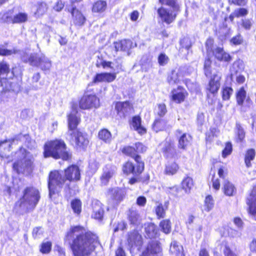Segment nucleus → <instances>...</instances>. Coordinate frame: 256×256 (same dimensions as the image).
Segmentation results:
<instances>
[{
	"label": "nucleus",
	"instance_id": "obj_28",
	"mask_svg": "<svg viewBox=\"0 0 256 256\" xmlns=\"http://www.w3.org/2000/svg\"><path fill=\"white\" fill-rule=\"evenodd\" d=\"M167 127V121L162 118L156 119L152 124V129L156 132L164 130Z\"/></svg>",
	"mask_w": 256,
	"mask_h": 256
},
{
	"label": "nucleus",
	"instance_id": "obj_50",
	"mask_svg": "<svg viewBox=\"0 0 256 256\" xmlns=\"http://www.w3.org/2000/svg\"><path fill=\"white\" fill-rule=\"evenodd\" d=\"M233 90L232 88L226 87L224 88L222 91V98L224 100H228L230 98L232 94Z\"/></svg>",
	"mask_w": 256,
	"mask_h": 256
},
{
	"label": "nucleus",
	"instance_id": "obj_4",
	"mask_svg": "<svg viewBox=\"0 0 256 256\" xmlns=\"http://www.w3.org/2000/svg\"><path fill=\"white\" fill-rule=\"evenodd\" d=\"M40 198L39 192L34 188H26L24 193V196L18 201L16 206L22 209L34 208Z\"/></svg>",
	"mask_w": 256,
	"mask_h": 256
},
{
	"label": "nucleus",
	"instance_id": "obj_17",
	"mask_svg": "<svg viewBox=\"0 0 256 256\" xmlns=\"http://www.w3.org/2000/svg\"><path fill=\"white\" fill-rule=\"evenodd\" d=\"M188 93L186 90L182 87L178 86L177 88L174 89L171 92V100L176 104H180L184 102Z\"/></svg>",
	"mask_w": 256,
	"mask_h": 256
},
{
	"label": "nucleus",
	"instance_id": "obj_5",
	"mask_svg": "<svg viewBox=\"0 0 256 256\" xmlns=\"http://www.w3.org/2000/svg\"><path fill=\"white\" fill-rule=\"evenodd\" d=\"M22 58L24 62H28L32 66L39 68L45 72H49L52 66L50 60L44 54H32L28 56L24 54Z\"/></svg>",
	"mask_w": 256,
	"mask_h": 256
},
{
	"label": "nucleus",
	"instance_id": "obj_35",
	"mask_svg": "<svg viewBox=\"0 0 256 256\" xmlns=\"http://www.w3.org/2000/svg\"><path fill=\"white\" fill-rule=\"evenodd\" d=\"M256 156V152L254 150L250 148L248 150L245 154L244 162L246 167L250 168L252 166L251 162H252Z\"/></svg>",
	"mask_w": 256,
	"mask_h": 256
},
{
	"label": "nucleus",
	"instance_id": "obj_14",
	"mask_svg": "<svg viewBox=\"0 0 256 256\" xmlns=\"http://www.w3.org/2000/svg\"><path fill=\"white\" fill-rule=\"evenodd\" d=\"M68 130L66 134H70V132H74L78 130L77 126L80 121V116L76 110H72L68 116Z\"/></svg>",
	"mask_w": 256,
	"mask_h": 256
},
{
	"label": "nucleus",
	"instance_id": "obj_42",
	"mask_svg": "<svg viewBox=\"0 0 256 256\" xmlns=\"http://www.w3.org/2000/svg\"><path fill=\"white\" fill-rule=\"evenodd\" d=\"M160 226L165 234H169L171 230L170 222L169 220H163L160 222Z\"/></svg>",
	"mask_w": 256,
	"mask_h": 256
},
{
	"label": "nucleus",
	"instance_id": "obj_15",
	"mask_svg": "<svg viewBox=\"0 0 256 256\" xmlns=\"http://www.w3.org/2000/svg\"><path fill=\"white\" fill-rule=\"evenodd\" d=\"M108 196L110 200L111 201L114 206L118 205L122 200L124 193V191L119 188H114L109 190Z\"/></svg>",
	"mask_w": 256,
	"mask_h": 256
},
{
	"label": "nucleus",
	"instance_id": "obj_46",
	"mask_svg": "<svg viewBox=\"0 0 256 256\" xmlns=\"http://www.w3.org/2000/svg\"><path fill=\"white\" fill-rule=\"evenodd\" d=\"M232 144L230 142H227L226 144L225 148L222 152V156L226 158L228 156L230 155L232 152Z\"/></svg>",
	"mask_w": 256,
	"mask_h": 256
},
{
	"label": "nucleus",
	"instance_id": "obj_26",
	"mask_svg": "<svg viewBox=\"0 0 256 256\" xmlns=\"http://www.w3.org/2000/svg\"><path fill=\"white\" fill-rule=\"evenodd\" d=\"M183 78V74L179 69L172 70L168 78V81L170 84L178 83Z\"/></svg>",
	"mask_w": 256,
	"mask_h": 256
},
{
	"label": "nucleus",
	"instance_id": "obj_19",
	"mask_svg": "<svg viewBox=\"0 0 256 256\" xmlns=\"http://www.w3.org/2000/svg\"><path fill=\"white\" fill-rule=\"evenodd\" d=\"M128 242L131 248H136L138 250L140 249L142 244V236L135 231L128 234Z\"/></svg>",
	"mask_w": 256,
	"mask_h": 256
},
{
	"label": "nucleus",
	"instance_id": "obj_3",
	"mask_svg": "<svg viewBox=\"0 0 256 256\" xmlns=\"http://www.w3.org/2000/svg\"><path fill=\"white\" fill-rule=\"evenodd\" d=\"M16 157L20 159V161L14 162L13 168L17 173H29L32 170L33 157L26 152L24 148H21L16 153Z\"/></svg>",
	"mask_w": 256,
	"mask_h": 256
},
{
	"label": "nucleus",
	"instance_id": "obj_6",
	"mask_svg": "<svg viewBox=\"0 0 256 256\" xmlns=\"http://www.w3.org/2000/svg\"><path fill=\"white\" fill-rule=\"evenodd\" d=\"M66 138L78 148H85L89 142L86 135L78 130L66 134Z\"/></svg>",
	"mask_w": 256,
	"mask_h": 256
},
{
	"label": "nucleus",
	"instance_id": "obj_44",
	"mask_svg": "<svg viewBox=\"0 0 256 256\" xmlns=\"http://www.w3.org/2000/svg\"><path fill=\"white\" fill-rule=\"evenodd\" d=\"M236 130L239 140L242 142L245 138V132L240 124H236Z\"/></svg>",
	"mask_w": 256,
	"mask_h": 256
},
{
	"label": "nucleus",
	"instance_id": "obj_38",
	"mask_svg": "<svg viewBox=\"0 0 256 256\" xmlns=\"http://www.w3.org/2000/svg\"><path fill=\"white\" fill-rule=\"evenodd\" d=\"M178 170V166L176 162H172L166 165L165 172L169 175L175 174Z\"/></svg>",
	"mask_w": 256,
	"mask_h": 256
},
{
	"label": "nucleus",
	"instance_id": "obj_31",
	"mask_svg": "<svg viewBox=\"0 0 256 256\" xmlns=\"http://www.w3.org/2000/svg\"><path fill=\"white\" fill-rule=\"evenodd\" d=\"M182 188L186 194H189L194 186V181L192 178H184L181 183Z\"/></svg>",
	"mask_w": 256,
	"mask_h": 256
},
{
	"label": "nucleus",
	"instance_id": "obj_51",
	"mask_svg": "<svg viewBox=\"0 0 256 256\" xmlns=\"http://www.w3.org/2000/svg\"><path fill=\"white\" fill-rule=\"evenodd\" d=\"M103 214V210L100 208H98V209L94 210L92 216L95 219L100 220L102 217Z\"/></svg>",
	"mask_w": 256,
	"mask_h": 256
},
{
	"label": "nucleus",
	"instance_id": "obj_47",
	"mask_svg": "<svg viewBox=\"0 0 256 256\" xmlns=\"http://www.w3.org/2000/svg\"><path fill=\"white\" fill-rule=\"evenodd\" d=\"M123 152L125 154L130 156L134 158L135 160V156H138L136 154V148L132 146H126L124 148Z\"/></svg>",
	"mask_w": 256,
	"mask_h": 256
},
{
	"label": "nucleus",
	"instance_id": "obj_53",
	"mask_svg": "<svg viewBox=\"0 0 256 256\" xmlns=\"http://www.w3.org/2000/svg\"><path fill=\"white\" fill-rule=\"evenodd\" d=\"M17 52L18 51L16 50H9L0 47V56H8L12 55L13 54H16Z\"/></svg>",
	"mask_w": 256,
	"mask_h": 256
},
{
	"label": "nucleus",
	"instance_id": "obj_62",
	"mask_svg": "<svg viewBox=\"0 0 256 256\" xmlns=\"http://www.w3.org/2000/svg\"><path fill=\"white\" fill-rule=\"evenodd\" d=\"M237 16H244L248 14L246 9L244 8H240L236 10Z\"/></svg>",
	"mask_w": 256,
	"mask_h": 256
},
{
	"label": "nucleus",
	"instance_id": "obj_30",
	"mask_svg": "<svg viewBox=\"0 0 256 256\" xmlns=\"http://www.w3.org/2000/svg\"><path fill=\"white\" fill-rule=\"evenodd\" d=\"M128 218L131 224L138 225L141 222V218L136 210L130 209L128 214Z\"/></svg>",
	"mask_w": 256,
	"mask_h": 256
},
{
	"label": "nucleus",
	"instance_id": "obj_24",
	"mask_svg": "<svg viewBox=\"0 0 256 256\" xmlns=\"http://www.w3.org/2000/svg\"><path fill=\"white\" fill-rule=\"evenodd\" d=\"M116 78V74L114 73L104 72L97 74L93 80V82H110Z\"/></svg>",
	"mask_w": 256,
	"mask_h": 256
},
{
	"label": "nucleus",
	"instance_id": "obj_12",
	"mask_svg": "<svg viewBox=\"0 0 256 256\" xmlns=\"http://www.w3.org/2000/svg\"><path fill=\"white\" fill-rule=\"evenodd\" d=\"M116 172V168L112 165L108 164L104 166L100 177L101 186L108 184L110 180L113 178Z\"/></svg>",
	"mask_w": 256,
	"mask_h": 256
},
{
	"label": "nucleus",
	"instance_id": "obj_57",
	"mask_svg": "<svg viewBox=\"0 0 256 256\" xmlns=\"http://www.w3.org/2000/svg\"><path fill=\"white\" fill-rule=\"evenodd\" d=\"M230 42L234 45H238L242 43V38L240 36L238 35L231 39Z\"/></svg>",
	"mask_w": 256,
	"mask_h": 256
},
{
	"label": "nucleus",
	"instance_id": "obj_23",
	"mask_svg": "<svg viewBox=\"0 0 256 256\" xmlns=\"http://www.w3.org/2000/svg\"><path fill=\"white\" fill-rule=\"evenodd\" d=\"M18 139L17 138L12 140L0 141V156L2 158L6 157V152L10 151V148L13 144H18Z\"/></svg>",
	"mask_w": 256,
	"mask_h": 256
},
{
	"label": "nucleus",
	"instance_id": "obj_13",
	"mask_svg": "<svg viewBox=\"0 0 256 256\" xmlns=\"http://www.w3.org/2000/svg\"><path fill=\"white\" fill-rule=\"evenodd\" d=\"M141 256H162V248L158 242L152 241L143 251Z\"/></svg>",
	"mask_w": 256,
	"mask_h": 256
},
{
	"label": "nucleus",
	"instance_id": "obj_60",
	"mask_svg": "<svg viewBox=\"0 0 256 256\" xmlns=\"http://www.w3.org/2000/svg\"><path fill=\"white\" fill-rule=\"evenodd\" d=\"M146 202V199L144 196H140L137 198L136 204L140 206H144Z\"/></svg>",
	"mask_w": 256,
	"mask_h": 256
},
{
	"label": "nucleus",
	"instance_id": "obj_18",
	"mask_svg": "<svg viewBox=\"0 0 256 256\" xmlns=\"http://www.w3.org/2000/svg\"><path fill=\"white\" fill-rule=\"evenodd\" d=\"M66 179L69 181L78 180L80 179V174L78 167L72 165L68 168L64 172Z\"/></svg>",
	"mask_w": 256,
	"mask_h": 256
},
{
	"label": "nucleus",
	"instance_id": "obj_22",
	"mask_svg": "<svg viewBox=\"0 0 256 256\" xmlns=\"http://www.w3.org/2000/svg\"><path fill=\"white\" fill-rule=\"evenodd\" d=\"M213 54L215 58L220 62H228L232 60V56L225 52L222 47H216L213 50Z\"/></svg>",
	"mask_w": 256,
	"mask_h": 256
},
{
	"label": "nucleus",
	"instance_id": "obj_1",
	"mask_svg": "<svg viewBox=\"0 0 256 256\" xmlns=\"http://www.w3.org/2000/svg\"><path fill=\"white\" fill-rule=\"evenodd\" d=\"M65 240L68 242L74 256H90L98 244L96 234L80 226H72Z\"/></svg>",
	"mask_w": 256,
	"mask_h": 256
},
{
	"label": "nucleus",
	"instance_id": "obj_27",
	"mask_svg": "<svg viewBox=\"0 0 256 256\" xmlns=\"http://www.w3.org/2000/svg\"><path fill=\"white\" fill-rule=\"evenodd\" d=\"M170 252L172 256H184L182 246L176 241L172 242Z\"/></svg>",
	"mask_w": 256,
	"mask_h": 256
},
{
	"label": "nucleus",
	"instance_id": "obj_7",
	"mask_svg": "<svg viewBox=\"0 0 256 256\" xmlns=\"http://www.w3.org/2000/svg\"><path fill=\"white\" fill-rule=\"evenodd\" d=\"M162 4L168 6L170 10H168L163 6L158 10L159 16H176L180 11V6L178 0H159Z\"/></svg>",
	"mask_w": 256,
	"mask_h": 256
},
{
	"label": "nucleus",
	"instance_id": "obj_43",
	"mask_svg": "<svg viewBox=\"0 0 256 256\" xmlns=\"http://www.w3.org/2000/svg\"><path fill=\"white\" fill-rule=\"evenodd\" d=\"M246 96V92L243 88H242L238 91L236 94L237 102L239 105L243 104Z\"/></svg>",
	"mask_w": 256,
	"mask_h": 256
},
{
	"label": "nucleus",
	"instance_id": "obj_36",
	"mask_svg": "<svg viewBox=\"0 0 256 256\" xmlns=\"http://www.w3.org/2000/svg\"><path fill=\"white\" fill-rule=\"evenodd\" d=\"M106 2L104 0H98L96 2L92 7V11L96 12H102L106 8Z\"/></svg>",
	"mask_w": 256,
	"mask_h": 256
},
{
	"label": "nucleus",
	"instance_id": "obj_61",
	"mask_svg": "<svg viewBox=\"0 0 256 256\" xmlns=\"http://www.w3.org/2000/svg\"><path fill=\"white\" fill-rule=\"evenodd\" d=\"M174 17H160V21L166 24H169L174 20Z\"/></svg>",
	"mask_w": 256,
	"mask_h": 256
},
{
	"label": "nucleus",
	"instance_id": "obj_55",
	"mask_svg": "<svg viewBox=\"0 0 256 256\" xmlns=\"http://www.w3.org/2000/svg\"><path fill=\"white\" fill-rule=\"evenodd\" d=\"M121 44H122V51H126L130 49L132 46V42L130 40H120Z\"/></svg>",
	"mask_w": 256,
	"mask_h": 256
},
{
	"label": "nucleus",
	"instance_id": "obj_59",
	"mask_svg": "<svg viewBox=\"0 0 256 256\" xmlns=\"http://www.w3.org/2000/svg\"><path fill=\"white\" fill-rule=\"evenodd\" d=\"M126 226L127 224L125 222L122 221L120 222H119L116 228H114V232H118V230H124V229L126 228Z\"/></svg>",
	"mask_w": 256,
	"mask_h": 256
},
{
	"label": "nucleus",
	"instance_id": "obj_58",
	"mask_svg": "<svg viewBox=\"0 0 256 256\" xmlns=\"http://www.w3.org/2000/svg\"><path fill=\"white\" fill-rule=\"evenodd\" d=\"M220 180L218 178H214L212 179V186L214 189L218 190L220 188Z\"/></svg>",
	"mask_w": 256,
	"mask_h": 256
},
{
	"label": "nucleus",
	"instance_id": "obj_2",
	"mask_svg": "<svg viewBox=\"0 0 256 256\" xmlns=\"http://www.w3.org/2000/svg\"><path fill=\"white\" fill-rule=\"evenodd\" d=\"M66 150V144L62 140H56L48 142L44 145V156H52L56 159L61 158L64 160H67L69 158L70 155Z\"/></svg>",
	"mask_w": 256,
	"mask_h": 256
},
{
	"label": "nucleus",
	"instance_id": "obj_32",
	"mask_svg": "<svg viewBox=\"0 0 256 256\" xmlns=\"http://www.w3.org/2000/svg\"><path fill=\"white\" fill-rule=\"evenodd\" d=\"M224 194L228 196H232L236 192L234 185L228 180H225L222 188Z\"/></svg>",
	"mask_w": 256,
	"mask_h": 256
},
{
	"label": "nucleus",
	"instance_id": "obj_39",
	"mask_svg": "<svg viewBox=\"0 0 256 256\" xmlns=\"http://www.w3.org/2000/svg\"><path fill=\"white\" fill-rule=\"evenodd\" d=\"M214 206V202L212 197L208 195L206 196L204 200V209L206 212H210Z\"/></svg>",
	"mask_w": 256,
	"mask_h": 256
},
{
	"label": "nucleus",
	"instance_id": "obj_41",
	"mask_svg": "<svg viewBox=\"0 0 256 256\" xmlns=\"http://www.w3.org/2000/svg\"><path fill=\"white\" fill-rule=\"evenodd\" d=\"M71 207L74 212L76 214H79L82 210L81 202L78 199L72 200L71 202Z\"/></svg>",
	"mask_w": 256,
	"mask_h": 256
},
{
	"label": "nucleus",
	"instance_id": "obj_52",
	"mask_svg": "<svg viewBox=\"0 0 256 256\" xmlns=\"http://www.w3.org/2000/svg\"><path fill=\"white\" fill-rule=\"evenodd\" d=\"M168 60V58L163 53L160 54L158 58V62L160 66L166 64Z\"/></svg>",
	"mask_w": 256,
	"mask_h": 256
},
{
	"label": "nucleus",
	"instance_id": "obj_45",
	"mask_svg": "<svg viewBox=\"0 0 256 256\" xmlns=\"http://www.w3.org/2000/svg\"><path fill=\"white\" fill-rule=\"evenodd\" d=\"M156 112L160 116H163L167 112L166 106L164 104H158L156 109Z\"/></svg>",
	"mask_w": 256,
	"mask_h": 256
},
{
	"label": "nucleus",
	"instance_id": "obj_20",
	"mask_svg": "<svg viewBox=\"0 0 256 256\" xmlns=\"http://www.w3.org/2000/svg\"><path fill=\"white\" fill-rule=\"evenodd\" d=\"M246 204L248 206L249 214L254 216L256 214V184L254 186L250 196L247 198Z\"/></svg>",
	"mask_w": 256,
	"mask_h": 256
},
{
	"label": "nucleus",
	"instance_id": "obj_54",
	"mask_svg": "<svg viewBox=\"0 0 256 256\" xmlns=\"http://www.w3.org/2000/svg\"><path fill=\"white\" fill-rule=\"evenodd\" d=\"M244 64L243 62L240 60H236L232 65V67L235 69L236 72H238L239 70L243 68Z\"/></svg>",
	"mask_w": 256,
	"mask_h": 256
},
{
	"label": "nucleus",
	"instance_id": "obj_64",
	"mask_svg": "<svg viewBox=\"0 0 256 256\" xmlns=\"http://www.w3.org/2000/svg\"><path fill=\"white\" fill-rule=\"evenodd\" d=\"M250 248L252 252L256 253V238L250 243Z\"/></svg>",
	"mask_w": 256,
	"mask_h": 256
},
{
	"label": "nucleus",
	"instance_id": "obj_37",
	"mask_svg": "<svg viewBox=\"0 0 256 256\" xmlns=\"http://www.w3.org/2000/svg\"><path fill=\"white\" fill-rule=\"evenodd\" d=\"M98 136L100 139L105 142H109L111 140L112 134L110 131L107 129H102L100 130L98 134Z\"/></svg>",
	"mask_w": 256,
	"mask_h": 256
},
{
	"label": "nucleus",
	"instance_id": "obj_49",
	"mask_svg": "<svg viewBox=\"0 0 256 256\" xmlns=\"http://www.w3.org/2000/svg\"><path fill=\"white\" fill-rule=\"evenodd\" d=\"M166 209L162 204H159L156 208V213L158 218H164L165 216Z\"/></svg>",
	"mask_w": 256,
	"mask_h": 256
},
{
	"label": "nucleus",
	"instance_id": "obj_16",
	"mask_svg": "<svg viewBox=\"0 0 256 256\" xmlns=\"http://www.w3.org/2000/svg\"><path fill=\"white\" fill-rule=\"evenodd\" d=\"M220 78L221 74L220 72H216V73H214L207 86V90L214 94L216 93L220 87Z\"/></svg>",
	"mask_w": 256,
	"mask_h": 256
},
{
	"label": "nucleus",
	"instance_id": "obj_33",
	"mask_svg": "<svg viewBox=\"0 0 256 256\" xmlns=\"http://www.w3.org/2000/svg\"><path fill=\"white\" fill-rule=\"evenodd\" d=\"M145 232L147 236L150 238L156 237L158 234L156 226L152 223L145 224Z\"/></svg>",
	"mask_w": 256,
	"mask_h": 256
},
{
	"label": "nucleus",
	"instance_id": "obj_8",
	"mask_svg": "<svg viewBox=\"0 0 256 256\" xmlns=\"http://www.w3.org/2000/svg\"><path fill=\"white\" fill-rule=\"evenodd\" d=\"M66 180L58 171L52 172L49 176L48 188L50 196L58 192V188H62L65 183Z\"/></svg>",
	"mask_w": 256,
	"mask_h": 256
},
{
	"label": "nucleus",
	"instance_id": "obj_10",
	"mask_svg": "<svg viewBox=\"0 0 256 256\" xmlns=\"http://www.w3.org/2000/svg\"><path fill=\"white\" fill-rule=\"evenodd\" d=\"M135 161L137 163L136 168H135L132 162H128L124 164L122 170L124 174H128L132 173L133 174H140L143 172L144 164L140 156H136Z\"/></svg>",
	"mask_w": 256,
	"mask_h": 256
},
{
	"label": "nucleus",
	"instance_id": "obj_40",
	"mask_svg": "<svg viewBox=\"0 0 256 256\" xmlns=\"http://www.w3.org/2000/svg\"><path fill=\"white\" fill-rule=\"evenodd\" d=\"M211 64L212 62L209 58L206 60L204 63V72L206 77H209L212 73H214L211 68Z\"/></svg>",
	"mask_w": 256,
	"mask_h": 256
},
{
	"label": "nucleus",
	"instance_id": "obj_63",
	"mask_svg": "<svg viewBox=\"0 0 256 256\" xmlns=\"http://www.w3.org/2000/svg\"><path fill=\"white\" fill-rule=\"evenodd\" d=\"M224 256H236V255L227 246H225V248L224 250Z\"/></svg>",
	"mask_w": 256,
	"mask_h": 256
},
{
	"label": "nucleus",
	"instance_id": "obj_25",
	"mask_svg": "<svg viewBox=\"0 0 256 256\" xmlns=\"http://www.w3.org/2000/svg\"><path fill=\"white\" fill-rule=\"evenodd\" d=\"M131 108V105L128 102H117L115 104V110L120 116H124Z\"/></svg>",
	"mask_w": 256,
	"mask_h": 256
},
{
	"label": "nucleus",
	"instance_id": "obj_9",
	"mask_svg": "<svg viewBox=\"0 0 256 256\" xmlns=\"http://www.w3.org/2000/svg\"><path fill=\"white\" fill-rule=\"evenodd\" d=\"M99 106L100 100L94 94H89L86 92L79 102V106L82 110L96 108Z\"/></svg>",
	"mask_w": 256,
	"mask_h": 256
},
{
	"label": "nucleus",
	"instance_id": "obj_48",
	"mask_svg": "<svg viewBox=\"0 0 256 256\" xmlns=\"http://www.w3.org/2000/svg\"><path fill=\"white\" fill-rule=\"evenodd\" d=\"M52 248V243L50 242H46L42 244L40 252L43 254L48 253Z\"/></svg>",
	"mask_w": 256,
	"mask_h": 256
},
{
	"label": "nucleus",
	"instance_id": "obj_34",
	"mask_svg": "<svg viewBox=\"0 0 256 256\" xmlns=\"http://www.w3.org/2000/svg\"><path fill=\"white\" fill-rule=\"evenodd\" d=\"M27 17H0V22L8 23H20L26 22Z\"/></svg>",
	"mask_w": 256,
	"mask_h": 256
},
{
	"label": "nucleus",
	"instance_id": "obj_29",
	"mask_svg": "<svg viewBox=\"0 0 256 256\" xmlns=\"http://www.w3.org/2000/svg\"><path fill=\"white\" fill-rule=\"evenodd\" d=\"M192 138L190 135L184 134L179 138L178 147L186 150L190 144Z\"/></svg>",
	"mask_w": 256,
	"mask_h": 256
},
{
	"label": "nucleus",
	"instance_id": "obj_56",
	"mask_svg": "<svg viewBox=\"0 0 256 256\" xmlns=\"http://www.w3.org/2000/svg\"><path fill=\"white\" fill-rule=\"evenodd\" d=\"M135 148L136 153H142L146 150V147L142 143L139 142L136 143Z\"/></svg>",
	"mask_w": 256,
	"mask_h": 256
},
{
	"label": "nucleus",
	"instance_id": "obj_11",
	"mask_svg": "<svg viewBox=\"0 0 256 256\" xmlns=\"http://www.w3.org/2000/svg\"><path fill=\"white\" fill-rule=\"evenodd\" d=\"M10 72L9 66L4 61L0 62V86L2 90H12V83L6 78V76Z\"/></svg>",
	"mask_w": 256,
	"mask_h": 256
},
{
	"label": "nucleus",
	"instance_id": "obj_21",
	"mask_svg": "<svg viewBox=\"0 0 256 256\" xmlns=\"http://www.w3.org/2000/svg\"><path fill=\"white\" fill-rule=\"evenodd\" d=\"M130 128L136 130L138 134L142 135L146 132V129L142 124V120L140 116L132 117L130 122Z\"/></svg>",
	"mask_w": 256,
	"mask_h": 256
}]
</instances>
